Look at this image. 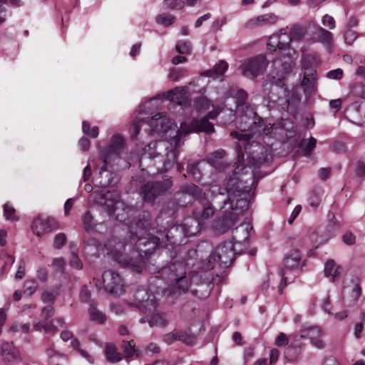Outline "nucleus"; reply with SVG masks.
<instances>
[{
    "label": "nucleus",
    "mask_w": 365,
    "mask_h": 365,
    "mask_svg": "<svg viewBox=\"0 0 365 365\" xmlns=\"http://www.w3.org/2000/svg\"><path fill=\"white\" fill-rule=\"evenodd\" d=\"M237 164L232 175L225 180V187L217 185H212L206 190L207 194L216 197L224 195L227 197L223 200L220 208L221 216L216 217L212 223L215 232L224 234L230 230L238 221L239 216L248 208L249 192L254 185V175L252 168H257L264 161V158L254 155L250 156L248 168L250 171L244 170L247 168L241 162V155L238 153ZM243 158V154H242Z\"/></svg>",
    "instance_id": "f257e3e1"
},
{
    "label": "nucleus",
    "mask_w": 365,
    "mask_h": 365,
    "mask_svg": "<svg viewBox=\"0 0 365 365\" xmlns=\"http://www.w3.org/2000/svg\"><path fill=\"white\" fill-rule=\"evenodd\" d=\"M220 112L217 108L210 111L207 116L200 120L193 119L190 124L181 123L180 129L173 137L174 145L165 141L151 142L147 145L139 160L141 170L149 175L163 173L168 171L176 163L179 149L182 145L180 140L191 132H205L211 133L214 126L209 119H214Z\"/></svg>",
    "instance_id": "f03ea898"
},
{
    "label": "nucleus",
    "mask_w": 365,
    "mask_h": 365,
    "mask_svg": "<svg viewBox=\"0 0 365 365\" xmlns=\"http://www.w3.org/2000/svg\"><path fill=\"white\" fill-rule=\"evenodd\" d=\"M150 220V215L144 213L129 222L130 232L133 240L135 242V245L132 242L127 243L124 240L115 236L109 238L105 244L108 254L119 264L131 265L133 263L132 258L129 256L130 252H133V254L138 253V256L141 255L142 252L147 254L161 245L162 242L159 237L150 234L147 235L148 237H143V235L149 230Z\"/></svg>",
    "instance_id": "7ed1b4c3"
},
{
    "label": "nucleus",
    "mask_w": 365,
    "mask_h": 365,
    "mask_svg": "<svg viewBox=\"0 0 365 365\" xmlns=\"http://www.w3.org/2000/svg\"><path fill=\"white\" fill-rule=\"evenodd\" d=\"M125 148V139L120 135H114L106 148L101 153V158L103 161V165L101 167L99 174L102 180L99 182L102 187H107L111 184L109 173H107V166L118 155H120Z\"/></svg>",
    "instance_id": "20e7f679"
},
{
    "label": "nucleus",
    "mask_w": 365,
    "mask_h": 365,
    "mask_svg": "<svg viewBox=\"0 0 365 365\" xmlns=\"http://www.w3.org/2000/svg\"><path fill=\"white\" fill-rule=\"evenodd\" d=\"M238 124L239 128L243 132L250 133L252 138L254 135H268L272 130L270 123H266L256 112L247 108L245 114L240 117Z\"/></svg>",
    "instance_id": "39448f33"
},
{
    "label": "nucleus",
    "mask_w": 365,
    "mask_h": 365,
    "mask_svg": "<svg viewBox=\"0 0 365 365\" xmlns=\"http://www.w3.org/2000/svg\"><path fill=\"white\" fill-rule=\"evenodd\" d=\"M170 269L174 273L175 277L168 289L169 294L180 296L187 292L190 287V279L187 277L185 264L182 263L173 264Z\"/></svg>",
    "instance_id": "423d86ee"
},
{
    "label": "nucleus",
    "mask_w": 365,
    "mask_h": 365,
    "mask_svg": "<svg viewBox=\"0 0 365 365\" xmlns=\"http://www.w3.org/2000/svg\"><path fill=\"white\" fill-rule=\"evenodd\" d=\"M234 243L230 241H226L220 244L215 249V251L210 256L211 260L219 262L221 266L228 267L233 260L235 254L238 252H242V249H237Z\"/></svg>",
    "instance_id": "0eeeda50"
},
{
    "label": "nucleus",
    "mask_w": 365,
    "mask_h": 365,
    "mask_svg": "<svg viewBox=\"0 0 365 365\" xmlns=\"http://www.w3.org/2000/svg\"><path fill=\"white\" fill-rule=\"evenodd\" d=\"M171 185L172 182L170 179L163 181L149 182L141 186L140 195L145 202H151L163 195Z\"/></svg>",
    "instance_id": "6e6552de"
},
{
    "label": "nucleus",
    "mask_w": 365,
    "mask_h": 365,
    "mask_svg": "<svg viewBox=\"0 0 365 365\" xmlns=\"http://www.w3.org/2000/svg\"><path fill=\"white\" fill-rule=\"evenodd\" d=\"M105 290L113 296H120L125 292L124 282L118 273L108 270L103 274Z\"/></svg>",
    "instance_id": "1a4fd4ad"
},
{
    "label": "nucleus",
    "mask_w": 365,
    "mask_h": 365,
    "mask_svg": "<svg viewBox=\"0 0 365 365\" xmlns=\"http://www.w3.org/2000/svg\"><path fill=\"white\" fill-rule=\"evenodd\" d=\"M268 62L265 56L259 55L250 58L240 66L242 74L246 77L254 78L264 72Z\"/></svg>",
    "instance_id": "9d476101"
},
{
    "label": "nucleus",
    "mask_w": 365,
    "mask_h": 365,
    "mask_svg": "<svg viewBox=\"0 0 365 365\" xmlns=\"http://www.w3.org/2000/svg\"><path fill=\"white\" fill-rule=\"evenodd\" d=\"M54 314L53 307L48 305L41 309V315L42 320L34 323V329L36 331L43 330L45 333H56L57 327L55 326L51 319Z\"/></svg>",
    "instance_id": "9b49d317"
},
{
    "label": "nucleus",
    "mask_w": 365,
    "mask_h": 365,
    "mask_svg": "<svg viewBox=\"0 0 365 365\" xmlns=\"http://www.w3.org/2000/svg\"><path fill=\"white\" fill-rule=\"evenodd\" d=\"M137 301L131 306L138 307L144 314H153L157 309L158 303L154 297L150 298L145 290H139L135 296Z\"/></svg>",
    "instance_id": "f8f14e48"
},
{
    "label": "nucleus",
    "mask_w": 365,
    "mask_h": 365,
    "mask_svg": "<svg viewBox=\"0 0 365 365\" xmlns=\"http://www.w3.org/2000/svg\"><path fill=\"white\" fill-rule=\"evenodd\" d=\"M33 232L38 237L58 228V222L51 217H36L32 224Z\"/></svg>",
    "instance_id": "ddd939ff"
},
{
    "label": "nucleus",
    "mask_w": 365,
    "mask_h": 365,
    "mask_svg": "<svg viewBox=\"0 0 365 365\" xmlns=\"http://www.w3.org/2000/svg\"><path fill=\"white\" fill-rule=\"evenodd\" d=\"M293 62L289 56H283L275 59L272 63V76L274 78L282 80L292 70Z\"/></svg>",
    "instance_id": "4468645a"
},
{
    "label": "nucleus",
    "mask_w": 365,
    "mask_h": 365,
    "mask_svg": "<svg viewBox=\"0 0 365 365\" xmlns=\"http://www.w3.org/2000/svg\"><path fill=\"white\" fill-rule=\"evenodd\" d=\"M1 354L4 365H14L21 360V354L13 342L2 344Z\"/></svg>",
    "instance_id": "2eb2a0df"
},
{
    "label": "nucleus",
    "mask_w": 365,
    "mask_h": 365,
    "mask_svg": "<svg viewBox=\"0 0 365 365\" xmlns=\"http://www.w3.org/2000/svg\"><path fill=\"white\" fill-rule=\"evenodd\" d=\"M278 19V16L274 14H265L250 19L245 22L244 26L247 29H255L261 26L273 25L277 22Z\"/></svg>",
    "instance_id": "dca6fc26"
},
{
    "label": "nucleus",
    "mask_w": 365,
    "mask_h": 365,
    "mask_svg": "<svg viewBox=\"0 0 365 365\" xmlns=\"http://www.w3.org/2000/svg\"><path fill=\"white\" fill-rule=\"evenodd\" d=\"M252 227L249 223H242L233 231V240L235 247L242 245L247 248L249 245L250 232Z\"/></svg>",
    "instance_id": "f3484780"
},
{
    "label": "nucleus",
    "mask_w": 365,
    "mask_h": 365,
    "mask_svg": "<svg viewBox=\"0 0 365 365\" xmlns=\"http://www.w3.org/2000/svg\"><path fill=\"white\" fill-rule=\"evenodd\" d=\"M292 41L290 34L281 30L278 34H273L269 37L267 46L269 48H273V50L277 48L283 49L288 47Z\"/></svg>",
    "instance_id": "a211bd4d"
},
{
    "label": "nucleus",
    "mask_w": 365,
    "mask_h": 365,
    "mask_svg": "<svg viewBox=\"0 0 365 365\" xmlns=\"http://www.w3.org/2000/svg\"><path fill=\"white\" fill-rule=\"evenodd\" d=\"M201 221L197 219L187 217L185 219L182 225L180 227V232L183 233L185 236H193L200 232V224ZM176 231L179 230L178 227L175 228Z\"/></svg>",
    "instance_id": "6ab92c4d"
},
{
    "label": "nucleus",
    "mask_w": 365,
    "mask_h": 365,
    "mask_svg": "<svg viewBox=\"0 0 365 365\" xmlns=\"http://www.w3.org/2000/svg\"><path fill=\"white\" fill-rule=\"evenodd\" d=\"M284 266L287 269L301 271L305 266V260L302 261L301 255L297 250L287 253L284 257Z\"/></svg>",
    "instance_id": "aec40b11"
},
{
    "label": "nucleus",
    "mask_w": 365,
    "mask_h": 365,
    "mask_svg": "<svg viewBox=\"0 0 365 365\" xmlns=\"http://www.w3.org/2000/svg\"><path fill=\"white\" fill-rule=\"evenodd\" d=\"M225 155V151L222 149H219L207 155L206 161L217 170H222L226 168V164L222 161Z\"/></svg>",
    "instance_id": "412c9836"
},
{
    "label": "nucleus",
    "mask_w": 365,
    "mask_h": 365,
    "mask_svg": "<svg viewBox=\"0 0 365 365\" xmlns=\"http://www.w3.org/2000/svg\"><path fill=\"white\" fill-rule=\"evenodd\" d=\"M160 120V126H158V121L148 120V123L152 128V132H155L161 135H166L169 131L172 130L173 123L166 115H164V118Z\"/></svg>",
    "instance_id": "4be33fe9"
},
{
    "label": "nucleus",
    "mask_w": 365,
    "mask_h": 365,
    "mask_svg": "<svg viewBox=\"0 0 365 365\" xmlns=\"http://www.w3.org/2000/svg\"><path fill=\"white\" fill-rule=\"evenodd\" d=\"M165 95L170 101L179 105L184 103L187 98L185 89L181 87H175L168 91Z\"/></svg>",
    "instance_id": "5701e85b"
},
{
    "label": "nucleus",
    "mask_w": 365,
    "mask_h": 365,
    "mask_svg": "<svg viewBox=\"0 0 365 365\" xmlns=\"http://www.w3.org/2000/svg\"><path fill=\"white\" fill-rule=\"evenodd\" d=\"M227 68L228 63L225 61L220 60L212 69L205 71L203 75L208 77L217 78L223 75Z\"/></svg>",
    "instance_id": "b1692460"
},
{
    "label": "nucleus",
    "mask_w": 365,
    "mask_h": 365,
    "mask_svg": "<svg viewBox=\"0 0 365 365\" xmlns=\"http://www.w3.org/2000/svg\"><path fill=\"white\" fill-rule=\"evenodd\" d=\"M322 336L323 331L318 327H303L299 334L301 339L308 338L311 341L317 337H322Z\"/></svg>",
    "instance_id": "393cba45"
},
{
    "label": "nucleus",
    "mask_w": 365,
    "mask_h": 365,
    "mask_svg": "<svg viewBox=\"0 0 365 365\" xmlns=\"http://www.w3.org/2000/svg\"><path fill=\"white\" fill-rule=\"evenodd\" d=\"M316 29L315 34L317 41L329 48L333 41L332 34L321 26L317 27Z\"/></svg>",
    "instance_id": "a878e982"
},
{
    "label": "nucleus",
    "mask_w": 365,
    "mask_h": 365,
    "mask_svg": "<svg viewBox=\"0 0 365 365\" xmlns=\"http://www.w3.org/2000/svg\"><path fill=\"white\" fill-rule=\"evenodd\" d=\"M215 213V209L210 202H206L202 204V210L200 212H195L196 217H198L202 222L210 220L214 216Z\"/></svg>",
    "instance_id": "bb28decb"
},
{
    "label": "nucleus",
    "mask_w": 365,
    "mask_h": 365,
    "mask_svg": "<svg viewBox=\"0 0 365 365\" xmlns=\"http://www.w3.org/2000/svg\"><path fill=\"white\" fill-rule=\"evenodd\" d=\"M342 272V268L340 266H336L334 260H328L324 266V273L327 276H331L334 280L337 278Z\"/></svg>",
    "instance_id": "cd10ccee"
},
{
    "label": "nucleus",
    "mask_w": 365,
    "mask_h": 365,
    "mask_svg": "<svg viewBox=\"0 0 365 365\" xmlns=\"http://www.w3.org/2000/svg\"><path fill=\"white\" fill-rule=\"evenodd\" d=\"M147 321L150 327H165L168 324L165 315L159 313L152 314Z\"/></svg>",
    "instance_id": "c85d7f7f"
},
{
    "label": "nucleus",
    "mask_w": 365,
    "mask_h": 365,
    "mask_svg": "<svg viewBox=\"0 0 365 365\" xmlns=\"http://www.w3.org/2000/svg\"><path fill=\"white\" fill-rule=\"evenodd\" d=\"M192 294L200 299H205L207 298L210 293V287L208 284H202L197 286V288L191 290Z\"/></svg>",
    "instance_id": "c756f323"
},
{
    "label": "nucleus",
    "mask_w": 365,
    "mask_h": 365,
    "mask_svg": "<svg viewBox=\"0 0 365 365\" xmlns=\"http://www.w3.org/2000/svg\"><path fill=\"white\" fill-rule=\"evenodd\" d=\"M105 352L108 361L110 362H118L122 359L120 354L117 352L115 346L112 344L106 345Z\"/></svg>",
    "instance_id": "7c9ffc66"
},
{
    "label": "nucleus",
    "mask_w": 365,
    "mask_h": 365,
    "mask_svg": "<svg viewBox=\"0 0 365 365\" xmlns=\"http://www.w3.org/2000/svg\"><path fill=\"white\" fill-rule=\"evenodd\" d=\"M302 86L304 87V93L309 96L316 91V78H307L304 77L302 81Z\"/></svg>",
    "instance_id": "2f4dec72"
},
{
    "label": "nucleus",
    "mask_w": 365,
    "mask_h": 365,
    "mask_svg": "<svg viewBox=\"0 0 365 365\" xmlns=\"http://www.w3.org/2000/svg\"><path fill=\"white\" fill-rule=\"evenodd\" d=\"M88 312H89L90 319L91 321L96 320V321H98V323L104 322V321L106 319L105 316L103 314V313H101L96 309V307L93 303H91L90 304Z\"/></svg>",
    "instance_id": "473e14b6"
},
{
    "label": "nucleus",
    "mask_w": 365,
    "mask_h": 365,
    "mask_svg": "<svg viewBox=\"0 0 365 365\" xmlns=\"http://www.w3.org/2000/svg\"><path fill=\"white\" fill-rule=\"evenodd\" d=\"M135 343L133 340H130L129 341H123L122 349L124 351L125 357H131L134 355V354L138 351L135 349Z\"/></svg>",
    "instance_id": "72a5a7b5"
},
{
    "label": "nucleus",
    "mask_w": 365,
    "mask_h": 365,
    "mask_svg": "<svg viewBox=\"0 0 365 365\" xmlns=\"http://www.w3.org/2000/svg\"><path fill=\"white\" fill-rule=\"evenodd\" d=\"M314 61V58L311 56H307L304 58V77H307V78H316L315 73L316 71L312 68V66L307 65V62H311Z\"/></svg>",
    "instance_id": "f704fd0d"
},
{
    "label": "nucleus",
    "mask_w": 365,
    "mask_h": 365,
    "mask_svg": "<svg viewBox=\"0 0 365 365\" xmlns=\"http://www.w3.org/2000/svg\"><path fill=\"white\" fill-rule=\"evenodd\" d=\"M82 221L84 228L87 232H90L93 230L96 225L94 223L93 217L89 211H87L82 216Z\"/></svg>",
    "instance_id": "c9c22d12"
},
{
    "label": "nucleus",
    "mask_w": 365,
    "mask_h": 365,
    "mask_svg": "<svg viewBox=\"0 0 365 365\" xmlns=\"http://www.w3.org/2000/svg\"><path fill=\"white\" fill-rule=\"evenodd\" d=\"M289 34L292 40H299L304 37L305 31L302 26L295 24L291 29Z\"/></svg>",
    "instance_id": "e433bc0d"
},
{
    "label": "nucleus",
    "mask_w": 365,
    "mask_h": 365,
    "mask_svg": "<svg viewBox=\"0 0 365 365\" xmlns=\"http://www.w3.org/2000/svg\"><path fill=\"white\" fill-rule=\"evenodd\" d=\"M186 73L185 68H173L168 73V78L173 81H178Z\"/></svg>",
    "instance_id": "4c0bfd02"
},
{
    "label": "nucleus",
    "mask_w": 365,
    "mask_h": 365,
    "mask_svg": "<svg viewBox=\"0 0 365 365\" xmlns=\"http://www.w3.org/2000/svg\"><path fill=\"white\" fill-rule=\"evenodd\" d=\"M175 16L168 14L158 15L155 18L157 23L163 24L165 26H168L173 24L175 21Z\"/></svg>",
    "instance_id": "58836bf2"
},
{
    "label": "nucleus",
    "mask_w": 365,
    "mask_h": 365,
    "mask_svg": "<svg viewBox=\"0 0 365 365\" xmlns=\"http://www.w3.org/2000/svg\"><path fill=\"white\" fill-rule=\"evenodd\" d=\"M175 48L180 54H188L191 51V44L189 41H180L177 43Z\"/></svg>",
    "instance_id": "ea45409f"
},
{
    "label": "nucleus",
    "mask_w": 365,
    "mask_h": 365,
    "mask_svg": "<svg viewBox=\"0 0 365 365\" xmlns=\"http://www.w3.org/2000/svg\"><path fill=\"white\" fill-rule=\"evenodd\" d=\"M71 346L73 349H77L80 354L86 358L89 362L92 363L93 361V358L89 355L85 350H83L80 348V342L77 339H72L71 340Z\"/></svg>",
    "instance_id": "a19ab883"
},
{
    "label": "nucleus",
    "mask_w": 365,
    "mask_h": 365,
    "mask_svg": "<svg viewBox=\"0 0 365 365\" xmlns=\"http://www.w3.org/2000/svg\"><path fill=\"white\" fill-rule=\"evenodd\" d=\"M66 235L63 232L58 233L54 237L53 247L56 250H59L66 244Z\"/></svg>",
    "instance_id": "79ce46f5"
},
{
    "label": "nucleus",
    "mask_w": 365,
    "mask_h": 365,
    "mask_svg": "<svg viewBox=\"0 0 365 365\" xmlns=\"http://www.w3.org/2000/svg\"><path fill=\"white\" fill-rule=\"evenodd\" d=\"M4 216L8 220H17L18 217L16 215L15 209L9 205V203H6L4 205Z\"/></svg>",
    "instance_id": "37998d69"
},
{
    "label": "nucleus",
    "mask_w": 365,
    "mask_h": 365,
    "mask_svg": "<svg viewBox=\"0 0 365 365\" xmlns=\"http://www.w3.org/2000/svg\"><path fill=\"white\" fill-rule=\"evenodd\" d=\"M164 5L170 9H182L185 2L182 0H164Z\"/></svg>",
    "instance_id": "c03bdc74"
},
{
    "label": "nucleus",
    "mask_w": 365,
    "mask_h": 365,
    "mask_svg": "<svg viewBox=\"0 0 365 365\" xmlns=\"http://www.w3.org/2000/svg\"><path fill=\"white\" fill-rule=\"evenodd\" d=\"M83 131L91 138H96L98 135V128L95 126L90 130V124L87 121L83 122Z\"/></svg>",
    "instance_id": "a18cd8bd"
},
{
    "label": "nucleus",
    "mask_w": 365,
    "mask_h": 365,
    "mask_svg": "<svg viewBox=\"0 0 365 365\" xmlns=\"http://www.w3.org/2000/svg\"><path fill=\"white\" fill-rule=\"evenodd\" d=\"M200 162H192L191 163H188L187 165V172L192 174L194 178H200V171L199 169Z\"/></svg>",
    "instance_id": "49530a36"
},
{
    "label": "nucleus",
    "mask_w": 365,
    "mask_h": 365,
    "mask_svg": "<svg viewBox=\"0 0 365 365\" xmlns=\"http://www.w3.org/2000/svg\"><path fill=\"white\" fill-rule=\"evenodd\" d=\"M103 198H104L105 200H110V203H106L105 202V204L106 205V206L108 207V208H109V210L110 211H113V212H115V206L116 205L118 204V200L117 199H114L113 198V194L110 192H107L106 193H105L103 197Z\"/></svg>",
    "instance_id": "de8ad7c7"
},
{
    "label": "nucleus",
    "mask_w": 365,
    "mask_h": 365,
    "mask_svg": "<svg viewBox=\"0 0 365 365\" xmlns=\"http://www.w3.org/2000/svg\"><path fill=\"white\" fill-rule=\"evenodd\" d=\"M210 101L206 97H199L196 99L195 107L200 110H207L209 108Z\"/></svg>",
    "instance_id": "09e8293b"
},
{
    "label": "nucleus",
    "mask_w": 365,
    "mask_h": 365,
    "mask_svg": "<svg viewBox=\"0 0 365 365\" xmlns=\"http://www.w3.org/2000/svg\"><path fill=\"white\" fill-rule=\"evenodd\" d=\"M37 289V286L34 281H26L24 283V292L29 296H31Z\"/></svg>",
    "instance_id": "8fccbe9b"
},
{
    "label": "nucleus",
    "mask_w": 365,
    "mask_h": 365,
    "mask_svg": "<svg viewBox=\"0 0 365 365\" xmlns=\"http://www.w3.org/2000/svg\"><path fill=\"white\" fill-rule=\"evenodd\" d=\"M357 36L358 34L355 31L349 29L344 33V41L348 45H351Z\"/></svg>",
    "instance_id": "3c124183"
},
{
    "label": "nucleus",
    "mask_w": 365,
    "mask_h": 365,
    "mask_svg": "<svg viewBox=\"0 0 365 365\" xmlns=\"http://www.w3.org/2000/svg\"><path fill=\"white\" fill-rule=\"evenodd\" d=\"M79 298L82 302H89L91 298V292L88 290V287L86 285L81 287V292L79 294Z\"/></svg>",
    "instance_id": "603ef678"
},
{
    "label": "nucleus",
    "mask_w": 365,
    "mask_h": 365,
    "mask_svg": "<svg viewBox=\"0 0 365 365\" xmlns=\"http://www.w3.org/2000/svg\"><path fill=\"white\" fill-rule=\"evenodd\" d=\"M70 265L76 269H81L83 267V264L78 256L73 253L70 259Z\"/></svg>",
    "instance_id": "864d4df0"
},
{
    "label": "nucleus",
    "mask_w": 365,
    "mask_h": 365,
    "mask_svg": "<svg viewBox=\"0 0 365 365\" xmlns=\"http://www.w3.org/2000/svg\"><path fill=\"white\" fill-rule=\"evenodd\" d=\"M230 136L240 140L244 141H248L250 138H252V135L249 132L241 133L237 131H232L230 133Z\"/></svg>",
    "instance_id": "5fc2aeb1"
},
{
    "label": "nucleus",
    "mask_w": 365,
    "mask_h": 365,
    "mask_svg": "<svg viewBox=\"0 0 365 365\" xmlns=\"http://www.w3.org/2000/svg\"><path fill=\"white\" fill-rule=\"evenodd\" d=\"M343 71L341 68H336L335 70H332L329 71L326 76L328 78L334 79V80H340L343 77Z\"/></svg>",
    "instance_id": "6e6d98bb"
},
{
    "label": "nucleus",
    "mask_w": 365,
    "mask_h": 365,
    "mask_svg": "<svg viewBox=\"0 0 365 365\" xmlns=\"http://www.w3.org/2000/svg\"><path fill=\"white\" fill-rule=\"evenodd\" d=\"M342 240L343 242L347 245H352L356 242V237L355 235L351 232L350 231H346L343 235H342Z\"/></svg>",
    "instance_id": "4d7b16f0"
},
{
    "label": "nucleus",
    "mask_w": 365,
    "mask_h": 365,
    "mask_svg": "<svg viewBox=\"0 0 365 365\" xmlns=\"http://www.w3.org/2000/svg\"><path fill=\"white\" fill-rule=\"evenodd\" d=\"M235 98L238 106H244L247 99V93L244 90H240L236 93Z\"/></svg>",
    "instance_id": "13d9d810"
},
{
    "label": "nucleus",
    "mask_w": 365,
    "mask_h": 365,
    "mask_svg": "<svg viewBox=\"0 0 365 365\" xmlns=\"http://www.w3.org/2000/svg\"><path fill=\"white\" fill-rule=\"evenodd\" d=\"M52 265L57 271L62 272L66 265V261L63 257L55 258L53 260Z\"/></svg>",
    "instance_id": "bf43d9fd"
},
{
    "label": "nucleus",
    "mask_w": 365,
    "mask_h": 365,
    "mask_svg": "<svg viewBox=\"0 0 365 365\" xmlns=\"http://www.w3.org/2000/svg\"><path fill=\"white\" fill-rule=\"evenodd\" d=\"M14 331H21L28 333L30 330L29 324H15L11 328Z\"/></svg>",
    "instance_id": "052dcab7"
},
{
    "label": "nucleus",
    "mask_w": 365,
    "mask_h": 365,
    "mask_svg": "<svg viewBox=\"0 0 365 365\" xmlns=\"http://www.w3.org/2000/svg\"><path fill=\"white\" fill-rule=\"evenodd\" d=\"M200 189L195 185H190L186 187V190L185 193L182 194V196H186L187 194L189 195H192L194 197H197L200 194Z\"/></svg>",
    "instance_id": "680f3d73"
},
{
    "label": "nucleus",
    "mask_w": 365,
    "mask_h": 365,
    "mask_svg": "<svg viewBox=\"0 0 365 365\" xmlns=\"http://www.w3.org/2000/svg\"><path fill=\"white\" fill-rule=\"evenodd\" d=\"M322 22L324 26H327L330 29H333L335 27V21L334 18L327 14L323 16Z\"/></svg>",
    "instance_id": "e2e57ef3"
},
{
    "label": "nucleus",
    "mask_w": 365,
    "mask_h": 365,
    "mask_svg": "<svg viewBox=\"0 0 365 365\" xmlns=\"http://www.w3.org/2000/svg\"><path fill=\"white\" fill-rule=\"evenodd\" d=\"M180 338V332L169 333L164 336V341L166 343L170 344L173 343L175 341H179Z\"/></svg>",
    "instance_id": "0e129e2a"
},
{
    "label": "nucleus",
    "mask_w": 365,
    "mask_h": 365,
    "mask_svg": "<svg viewBox=\"0 0 365 365\" xmlns=\"http://www.w3.org/2000/svg\"><path fill=\"white\" fill-rule=\"evenodd\" d=\"M56 299V296L50 292H43L41 294V300L45 303H53Z\"/></svg>",
    "instance_id": "69168bd1"
},
{
    "label": "nucleus",
    "mask_w": 365,
    "mask_h": 365,
    "mask_svg": "<svg viewBox=\"0 0 365 365\" xmlns=\"http://www.w3.org/2000/svg\"><path fill=\"white\" fill-rule=\"evenodd\" d=\"M317 140L314 138H310L307 141H304L302 145L304 147L307 151H311L316 146Z\"/></svg>",
    "instance_id": "338daca9"
},
{
    "label": "nucleus",
    "mask_w": 365,
    "mask_h": 365,
    "mask_svg": "<svg viewBox=\"0 0 365 365\" xmlns=\"http://www.w3.org/2000/svg\"><path fill=\"white\" fill-rule=\"evenodd\" d=\"M276 344L279 346H286L288 344V339H287V337L286 336L285 334L284 333H280L277 339H276V341H275Z\"/></svg>",
    "instance_id": "774afa93"
}]
</instances>
